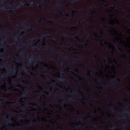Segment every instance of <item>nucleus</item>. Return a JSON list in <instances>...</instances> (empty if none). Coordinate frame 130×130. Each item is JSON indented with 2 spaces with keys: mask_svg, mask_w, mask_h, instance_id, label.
I'll use <instances>...</instances> for the list:
<instances>
[{
  "mask_svg": "<svg viewBox=\"0 0 130 130\" xmlns=\"http://www.w3.org/2000/svg\"><path fill=\"white\" fill-rule=\"evenodd\" d=\"M18 117L19 119V120H23V119H24V118H22L21 117L19 116H18Z\"/></svg>",
  "mask_w": 130,
  "mask_h": 130,
  "instance_id": "obj_21",
  "label": "nucleus"
},
{
  "mask_svg": "<svg viewBox=\"0 0 130 130\" xmlns=\"http://www.w3.org/2000/svg\"><path fill=\"white\" fill-rule=\"evenodd\" d=\"M95 106L96 107H97L98 106V105L97 104H96L95 105Z\"/></svg>",
  "mask_w": 130,
  "mask_h": 130,
  "instance_id": "obj_64",
  "label": "nucleus"
},
{
  "mask_svg": "<svg viewBox=\"0 0 130 130\" xmlns=\"http://www.w3.org/2000/svg\"><path fill=\"white\" fill-rule=\"evenodd\" d=\"M126 118V117H125L124 116H123L122 117V118H121V119H125Z\"/></svg>",
  "mask_w": 130,
  "mask_h": 130,
  "instance_id": "obj_35",
  "label": "nucleus"
},
{
  "mask_svg": "<svg viewBox=\"0 0 130 130\" xmlns=\"http://www.w3.org/2000/svg\"><path fill=\"white\" fill-rule=\"evenodd\" d=\"M42 37H42L41 36H40L39 37V38H42Z\"/></svg>",
  "mask_w": 130,
  "mask_h": 130,
  "instance_id": "obj_58",
  "label": "nucleus"
},
{
  "mask_svg": "<svg viewBox=\"0 0 130 130\" xmlns=\"http://www.w3.org/2000/svg\"><path fill=\"white\" fill-rule=\"evenodd\" d=\"M127 125V124L126 123L124 124H122L121 126L122 127H125Z\"/></svg>",
  "mask_w": 130,
  "mask_h": 130,
  "instance_id": "obj_28",
  "label": "nucleus"
},
{
  "mask_svg": "<svg viewBox=\"0 0 130 130\" xmlns=\"http://www.w3.org/2000/svg\"><path fill=\"white\" fill-rule=\"evenodd\" d=\"M28 93V91H26L25 92V93H23L22 94V96L23 97H25V96H27V95L26 94V93Z\"/></svg>",
  "mask_w": 130,
  "mask_h": 130,
  "instance_id": "obj_12",
  "label": "nucleus"
},
{
  "mask_svg": "<svg viewBox=\"0 0 130 130\" xmlns=\"http://www.w3.org/2000/svg\"><path fill=\"white\" fill-rule=\"evenodd\" d=\"M43 93H44V92H42L41 93V94H43Z\"/></svg>",
  "mask_w": 130,
  "mask_h": 130,
  "instance_id": "obj_59",
  "label": "nucleus"
},
{
  "mask_svg": "<svg viewBox=\"0 0 130 130\" xmlns=\"http://www.w3.org/2000/svg\"><path fill=\"white\" fill-rule=\"evenodd\" d=\"M35 123V122H32V123H31L29 126H31L33 124H34Z\"/></svg>",
  "mask_w": 130,
  "mask_h": 130,
  "instance_id": "obj_26",
  "label": "nucleus"
},
{
  "mask_svg": "<svg viewBox=\"0 0 130 130\" xmlns=\"http://www.w3.org/2000/svg\"><path fill=\"white\" fill-rule=\"evenodd\" d=\"M24 22H25V23H24V24L23 25V26H24V24H26V23H27V21L26 20H25L24 21Z\"/></svg>",
  "mask_w": 130,
  "mask_h": 130,
  "instance_id": "obj_36",
  "label": "nucleus"
},
{
  "mask_svg": "<svg viewBox=\"0 0 130 130\" xmlns=\"http://www.w3.org/2000/svg\"><path fill=\"white\" fill-rule=\"evenodd\" d=\"M31 59H32V58H31L30 60H29L28 61V64L29 65H30L31 63Z\"/></svg>",
  "mask_w": 130,
  "mask_h": 130,
  "instance_id": "obj_14",
  "label": "nucleus"
},
{
  "mask_svg": "<svg viewBox=\"0 0 130 130\" xmlns=\"http://www.w3.org/2000/svg\"><path fill=\"white\" fill-rule=\"evenodd\" d=\"M77 10H80V11L82 10V9H81V8L78 9H77Z\"/></svg>",
  "mask_w": 130,
  "mask_h": 130,
  "instance_id": "obj_45",
  "label": "nucleus"
},
{
  "mask_svg": "<svg viewBox=\"0 0 130 130\" xmlns=\"http://www.w3.org/2000/svg\"><path fill=\"white\" fill-rule=\"evenodd\" d=\"M105 59H108L109 58V57H108L107 56H106L105 57Z\"/></svg>",
  "mask_w": 130,
  "mask_h": 130,
  "instance_id": "obj_39",
  "label": "nucleus"
},
{
  "mask_svg": "<svg viewBox=\"0 0 130 130\" xmlns=\"http://www.w3.org/2000/svg\"><path fill=\"white\" fill-rule=\"evenodd\" d=\"M116 5L118 6H119V5H118L117 4H116Z\"/></svg>",
  "mask_w": 130,
  "mask_h": 130,
  "instance_id": "obj_61",
  "label": "nucleus"
},
{
  "mask_svg": "<svg viewBox=\"0 0 130 130\" xmlns=\"http://www.w3.org/2000/svg\"><path fill=\"white\" fill-rule=\"evenodd\" d=\"M93 71H95V72H97V71L95 69H93Z\"/></svg>",
  "mask_w": 130,
  "mask_h": 130,
  "instance_id": "obj_43",
  "label": "nucleus"
},
{
  "mask_svg": "<svg viewBox=\"0 0 130 130\" xmlns=\"http://www.w3.org/2000/svg\"><path fill=\"white\" fill-rule=\"evenodd\" d=\"M34 39V38H31L30 39V40L29 41V42H30V41H32Z\"/></svg>",
  "mask_w": 130,
  "mask_h": 130,
  "instance_id": "obj_33",
  "label": "nucleus"
},
{
  "mask_svg": "<svg viewBox=\"0 0 130 130\" xmlns=\"http://www.w3.org/2000/svg\"><path fill=\"white\" fill-rule=\"evenodd\" d=\"M56 6L58 7H60V9L61 10V11L60 12V13L61 14H64L65 13L63 10L62 9V8H61V3H58L56 5Z\"/></svg>",
  "mask_w": 130,
  "mask_h": 130,
  "instance_id": "obj_4",
  "label": "nucleus"
},
{
  "mask_svg": "<svg viewBox=\"0 0 130 130\" xmlns=\"http://www.w3.org/2000/svg\"><path fill=\"white\" fill-rule=\"evenodd\" d=\"M7 90L6 89H5L4 90V91L5 92H7Z\"/></svg>",
  "mask_w": 130,
  "mask_h": 130,
  "instance_id": "obj_53",
  "label": "nucleus"
},
{
  "mask_svg": "<svg viewBox=\"0 0 130 130\" xmlns=\"http://www.w3.org/2000/svg\"><path fill=\"white\" fill-rule=\"evenodd\" d=\"M69 100L70 101H71L72 100H74V99H73L72 98H70L69 99Z\"/></svg>",
  "mask_w": 130,
  "mask_h": 130,
  "instance_id": "obj_32",
  "label": "nucleus"
},
{
  "mask_svg": "<svg viewBox=\"0 0 130 130\" xmlns=\"http://www.w3.org/2000/svg\"><path fill=\"white\" fill-rule=\"evenodd\" d=\"M105 28L106 29V32L107 33L108 32V29L107 26L105 27Z\"/></svg>",
  "mask_w": 130,
  "mask_h": 130,
  "instance_id": "obj_29",
  "label": "nucleus"
},
{
  "mask_svg": "<svg viewBox=\"0 0 130 130\" xmlns=\"http://www.w3.org/2000/svg\"><path fill=\"white\" fill-rule=\"evenodd\" d=\"M26 5V3L25 2H23L22 1L19 4L18 6H15L14 7V8H13L11 11L14 12L15 10V9H17L20 8L21 6L25 5Z\"/></svg>",
  "mask_w": 130,
  "mask_h": 130,
  "instance_id": "obj_1",
  "label": "nucleus"
},
{
  "mask_svg": "<svg viewBox=\"0 0 130 130\" xmlns=\"http://www.w3.org/2000/svg\"><path fill=\"white\" fill-rule=\"evenodd\" d=\"M23 53L22 52H21L20 54V55L21 56H22L23 55Z\"/></svg>",
  "mask_w": 130,
  "mask_h": 130,
  "instance_id": "obj_40",
  "label": "nucleus"
},
{
  "mask_svg": "<svg viewBox=\"0 0 130 130\" xmlns=\"http://www.w3.org/2000/svg\"><path fill=\"white\" fill-rule=\"evenodd\" d=\"M49 20V21L51 23H52V22L54 21V19H50L49 18L48 19Z\"/></svg>",
  "mask_w": 130,
  "mask_h": 130,
  "instance_id": "obj_13",
  "label": "nucleus"
},
{
  "mask_svg": "<svg viewBox=\"0 0 130 130\" xmlns=\"http://www.w3.org/2000/svg\"><path fill=\"white\" fill-rule=\"evenodd\" d=\"M38 107H39L40 108V105H38Z\"/></svg>",
  "mask_w": 130,
  "mask_h": 130,
  "instance_id": "obj_63",
  "label": "nucleus"
},
{
  "mask_svg": "<svg viewBox=\"0 0 130 130\" xmlns=\"http://www.w3.org/2000/svg\"><path fill=\"white\" fill-rule=\"evenodd\" d=\"M126 75V76L128 77L129 76V74L128 73H127Z\"/></svg>",
  "mask_w": 130,
  "mask_h": 130,
  "instance_id": "obj_44",
  "label": "nucleus"
},
{
  "mask_svg": "<svg viewBox=\"0 0 130 130\" xmlns=\"http://www.w3.org/2000/svg\"><path fill=\"white\" fill-rule=\"evenodd\" d=\"M73 92L72 91H71L70 92V93H71V94H73Z\"/></svg>",
  "mask_w": 130,
  "mask_h": 130,
  "instance_id": "obj_54",
  "label": "nucleus"
},
{
  "mask_svg": "<svg viewBox=\"0 0 130 130\" xmlns=\"http://www.w3.org/2000/svg\"><path fill=\"white\" fill-rule=\"evenodd\" d=\"M66 16L67 17H68L69 16V14H66Z\"/></svg>",
  "mask_w": 130,
  "mask_h": 130,
  "instance_id": "obj_55",
  "label": "nucleus"
},
{
  "mask_svg": "<svg viewBox=\"0 0 130 130\" xmlns=\"http://www.w3.org/2000/svg\"><path fill=\"white\" fill-rule=\"evenodd\" d=\"M66 80V79H64L63 78H61L60 79H59L58 80L60 81V82H64Z\"/></svg>",
  "mask_w": 130,
  "mask_h": 130,
  "instance_id": "obj_6",
  "label": "nucleus"
},
{
  "mask_svg": "<svg viewBox=\"0 0 130 130\" xmlns=\"http://www.w3.org/2000/svg\"><path fill=\"white\" fill-rule=\"evenodd\" d=\"M93 7H95V8H98L99 6L98 5H93L92 6Z\"/></svg>",
  "mask_w": 130,
  "mask_h": 130,
  "instance_id": "obj_23",
  "label": "nucleus"
},
{
  "mask_svg": "<svg viewBox=\"0 0 130 130\" xmlns=\"http://www.w3.org/2000/svg\"><path fill=\"white\" fill-rule=\"evenodd\" d=\"M80 43L81 44H83L84 45H86V43H85V42H82L81 41H80Z\"/></svg>",
  "mask_w": 130,
  "mask_h": 130,
  "instance_id": "obj_25",
  "label": "nucleus"
},
{
  "mask_svg": "<svg viewBox=\"0 0 130 130\" xmlns=\"http://www.w3.org/2000/svg\"><path fill=\"white\" fill-rule=\"evenodd\" d=\"M116 48L117 50H118V51H119L121 50V49L119 48V49L117 46H116Z\"/></svg>",
  "mask_w": 130,
  "mask_h": 130,
  "instance_id": "obj_34",
  "label": "nucleus"
},
{
  "mask_svg": "<svg viewBox=\"0 0 130 130\" xmlns=\"http://www.w3.org/2000/svg\"><path fill=\"white\" fill-rule=\"evenodd\" d=\"M25 45V46H27V44H24L23 45V46Z\"/></svg>",
  "mask_w": 130,
  "mask_h": 130,
  "instance_id": "obj_50",
  "label": "nucleus"
},
{
  "mask_svg": "<svg viewBox=\"0 0 130 130\" xmlns=\"http://www.w3.org/2000/svg\"><path fill=\"white\" fill-rule=\"evenodd\" d=\"M4 75H2V76H1V78H3V77H4Z\"/></svg>",
  "mask_w": 130,
  "mask_h": 130,
  "instance_id": "obj_48",
  "label": "nucleus"
},
{
  "mask_svg": "<svg viewBox=\"0 0 130 130\" xmlns=\"http://www.w3.org/2000/svg\"><path fill=\"white\" fill-rule=\"evenodd\" d=\"M78 34H77L76 35L73 36H70V37L74 38H75L76 39H78V38L77 36V35H78Z\"/></svg>",
  "mask_w": 130,
  "mask_h": 130,
  "instance_id": "obj_7",
  "label": "nucleus"
},
{
  "mask_svg": "<svg viewBox=\"0 0 130 130\" xmlns=\"http://www.w3.org/2000/svg\"><path fill=\"white\" fill-rule=\"evenodd\" d=\"M45 34H43V37L45 36H46L48 35H49L48 34H47V32H45Z\"/></svg>",
  "mask_w": 130,
  "mask_h": 130,
  "instance_id": "obj_24",
  "label": "nucleus"
},
{
  "mask_svg": "<svg viewBox=\"0 0 130 130\" xmlns=\"http://www.w3.org/2000/svg\"><path fill=\"white\" fill-rule=\"evenodd\" d=\"M30 27L32 28L31 30H32L33 31L35 29V27H32L31 26H30Z\"/></svg>",
  "mask_w": 130,
  "mask_h": 130,
  "instance_id": "obj_27",
  "label": "nucleus"
},
{
  "mask_svg": "<svg viewBox=\"0 0 130 130\" xmlns=\"http://www.w3.org/2000/svg\"><path fill=\"white\" fill-rule=\"evenodd\" d=\"M111 6H112L114 8H115V6H114V5H111Z\"/></svg>",
  "mask_w": 130,
  "mask_h": 130,
  "instance_id": "obj_49",
  "label": "nucleus"
},
{
  "mask_svg": "<svg viewBox=\"0 0 130 130\" xmlns=\"http://www.w3.org/2000/svg\"><path fill=\"white\" fill-rule=\"evenodd\" d=\"M82 125H76L75 126V128H78V127H82Z\"/></svg>",
  "mask_w": 130,
  "mask_h": 130,
  "instance_id": "obj_19",
  "label": "nucleus"
},
{
  "mask_svg": "<svg viewBox=\"0 0 130 130\" xmlns=\"http://www.w3.org/2000/svg\"><path fill=\"white\" fill-rule=\"evenodd\" d=\"M47 57H49V58H50L51 60H53V59L52 57H50L49 56V55H47Z\"/></svg>",
  "mask_w": 130,
  "mask_h": 130,
  "instance_id": "obj_37",
  "label": "nucleus"
},
{
  "mask_svg": "<svg viewBox=\"0 0 130 130\" xmlns=\"http://www.w3.org/2000/svg\"><path fill=\"white\" fill-rule=\"evenodd\" d=\"M126 2L128 3H130V0H126Z\"/></svg>",
  "mask_w": 130,
  "mask_h": 130,
  "instance_id": "obj_38",
  "label": "nucleus"
},
{
  "mask_svg": "<svg viewBox=\"0 0 130 130\" xmlns=\"http://www.w3.org/2000/svg\"><path fill=\"white\" fill-rule=\"evenodd\" d=\"M44 68H47V67L44 66Z\"/></svg>",
  "mask_w": 130,
  "mask_h": 130,
  "instance_id": "obj_57",
  "label": "nucleus"
},
{
  "mask_svg": "<svg viewBox=\"0 0 130 130\" xmlns=\"http://www.w3.org/2000/svg\"><path fill=\"white\" fill-rule=\"evenodd\" d=\"M34 5H36L37 6L40 7L41 6V4L39 3H36L32 1L30 2L28 5L29 6H33Z\"/></svg>",
  "mask_w": 130,
  "mask_h": 130,
  "instance_id": "obj_3",
  "label": "nucleus"
},
{
  "mask_svg": "<svg viewBox=\"0 0 130 130\" xmlns=\"http://www.w3.org/2000/svg\"><path fill=\"white\" fill-rule=\"evenodd\" d=\"M97 37L98 39H99V41L100 42V44L101 45H102V44L101 42H102V39H99V38L98 36H97Z\"/></svg>",
  "mask_w": 130,
  "mask_h": 130,
  "instance_id": "obj_17",
  "label": "nucleus"
},
{
  "mask_svg": "<svg viewBox=\"0 0 130 130\" xmlns=\"http://www.w3.org/2000/svg\"><path fill=\"white\" fill-rule=\"evenodd\" d=\"M61 46V47L63 48V47H64V45H62Z\"/></svg>",
  "mask_w": 130,
  "mask_h": 130,
  "instance_id": "obj_47",
  "label": "nucleus"
},
{
  "mask_svg": "<svg viewBox=\"0 0 130 130\" xmlns=\"http://www.w3.org/2000/svg\"><path fill=\"white\" fill-rule=\"evenodd\" d=\"M5 119L6 121V122L5 123V125H7L9 124L12 123V119L11 117L8 116L7 118H5Z\"/></svg>",
  "mask_w": 130,
  "mask_h": 130,
  "instance_id": "obj_2",
  "label": "nucleus"
},
{
  "mask_svg": "<svg viewBox=\"0 0 130 130\" xmlns=\"http://www.w3.org/2000/svg\"><path fill=\"white\" fill-rule=\"evenodd\" d=\"M78 53L77 52L76 53H74V54H78Z\"/></svg>",
  "mask_w": 130,
  "mask_h": 130,
  "instance_id": "obj_62",
  "label": "nucleus"
},
{
  "mask_svg": "<svg viewBox=\"0 0 130 130\" xmlns=\"http://www.w3.org/2000/svg\"><path fill=\"white\" fill-rule=\"evenodd\" d=\"M22 69L25 71L26 72L27 71V67L25 66H24L23 68H22Z\"/></svg>",
  "mask_w": 130,
  "mask_h": 130,
  "instance_id": "obj_9",
  "label": "nucleus"
},
{
  "mask_svg": "<svg viewBox=\"0 0 130 130\" xmlns=\"http://www.w3.org/2000/svg\"><path fill=\"white\" fill-rule=\"evenodd\" d=\"M38 58L40 60V56H38Z\"/></svg>",
  "mask_w": 130,
  "mask_h": 130,
  "instance_id": "obj_46",
  "label": "nucleus"
},
{
  "mask_svg": "<svg viewBox=\"0 0 130 130\" xmlns=\"http://www.w3.org/2000/svg\"><path fill=\"white\" fill-rule=\"evenodd\" d=\"M19 36L15 35L14 36V40L16 42H17L18 41V37Z\"/></svg>",
  "mask_w": 130,
  "mask_h": 130,
  "instance_id": "obj_5",
  "label": "nucleus"
},
{
  "mask_svg": "<svg viewBox=\"0 0 130 130\" xmlns=\"http://www.w3.org/2000/svg\"><path fill=\"white\" fill-rule=\"evenodd\" d=\"M86 36L87 37H89L90 36L89 34L87 32H86Z\"/></svg>",
  "mask_w": 130,
  "mask_h": 130,
  "instance_id": "obj_16",
  "label": "nucleus"
},
{
  "mask_svg": "<svg viewBox=\"0 0 130 130\" xmlns=\"http://www.w3.org/2000/svg\"><path fill=\"white\" fill-rule=\"evenodd\" d=\"M116 128V127L115 126H113L112 127H110V128H109L110 129H111L112 130H115Z\"/></svg>",
  "mask_w": 130,
  "mask_h": 130,
  "instance_id": "obj_11",
  "label": "nucleus"
},
{
  "mask_svg": "<svg viewBox=\"0 0 130 130\" xmlns=\"http://www.w3.org/2000/svg\"><path fill=\"white\" fill-rule=\"evenodd\" d=\"M3 53V52H0V55H2Z\"/></svg>",
  "mask_w": 130,
  "mask_h": 130,
  "instance_id": "obj_51",
  "label": "nucleus"
},
{
  "mask_svg": "<svg viewBox=\"0 0 130 130\" xmlns=\"http://www.w3.org/2000/svg\"><path fill=\"white\" fill-rule=\"evenodd\" d=\"M124 112L126 113L127 115H128L129 117H130V113L129 111H124Z\"/></svg>",
  "mask_w": 130,
  "mask_h": 130,
  "instance_id": "obj_8",
  "label": "nucleus"
},
{
  "mask_svg": "<svg viewBox=\"0 0 130 130\" xmlns=\"http://www.w3.org/2000/svg\"><path fill=\"white\" fill-rule=\"evenodd\" d=\"M64 58L65 59H67V58H68V56H65L64 57Z\"/></svg>",
  "mask_w": 130,
  "mask_h": 130,
  "instance_id": "obj_42",
  "label": "nucleus"
},
{
  "mask_svg": "<svg viewBox=\"0 0 130 130\" xmlns=\"http://www.w3.org/2000/svg\"><path fill=\"white\" fill-rule=\"evenodd\" d=\"M6 6L5 5H4L1 8V9L2 10H4L5 9H6Z\"/></svg>",
  "mask_w": 130,
  "mask_h": 130,
  "instance_id": "obj_18",
  "label": "nucleus"
},
{
  "mask_svg": "<svg viewBox=\"0 0 130 130\" xmlns=\"http://www.w3.org/2000/svg\"><path fill=\"white\" fill-rule=\"evenodd\" d=\"M62 35L64 37H65L68 36V34L67 33H65L62 34Z\"/></svg>",
  "mask_w": 130,
  "mask_h": 130,
  "instance_id": "obj_22",
  "label": "nucleus"
},
{
  "mask_svg": "<svg viewBox=\"0 0 130 130\" xmlns=\"http://www.w3.org/2000/svg\"><path fill=\"white\" fill-rule=\"evenodd\" d=\"M24 33V31H22L21 32V34H22V33L23 34V33Z\"/></svg>",
  "mask_w": 130,
  "mask_h": 130,
  "instance_id": "obj_60",
  "label": "nucleus"
},
{
  "mask_svg": "<svg viewBox=\"0 0 130 130\" xmlns=\"http://www.w3.org/2000/svg\"><path fill=\"white\" fill-rule=\"evenodd\" d=\"M31 48H32L33 49H35L34 47H32Z\"/></svg>",
  "mask_w": 130,
  "mask_h": 130,
  "instance_id": "obj_56",
  "label": "nucleus"
},
{
  "mask_svg": "<svg viewBox=\"0 0 130 130\" xmlns=\"http://www.w3.org/2000/svg\"><path fill=\"white\" fill-rule=\"evenodd\" d=\"M70 121L72 122H73V120H71V119H70Z\"/></svg>",
  "mask_w": 130,
  "mask_h": 130,
  "instance_id": "obj_52",
  "label": "nucleus"
},
{
  "mask_svg": "<svg viewBox=\"0 0 130 130\" xmlns=\"http://www.w3.org/2000/svg\"><path fill=\"white\" fill-rule=\"evenodd\" d=\"M47 46H51V48L53 49H54V47L53 46L52 44L50 43H48V44H47Z\"/></svg>",
  "mask_w": 130,
  "mask_h": 130,
  "instance_id": "obj_10",
  "label": "nucleus"
},
{
  "mask_svg": "<svg viewBox=\"0 0 130 130\" xmlns=\"http://www.w3.org/2000/svg\"><path fill=\"white\" fill-rule=\"evenodd\" d=\"M7 40L6 39H5L3 41H2L1 42L2 43H3V42H7Z\"/></svg>",
  "mask_w": 130,
  "mask_h": 130,
  "instance_id": "obj_31",
  "label": "nucleus"
},
{
  "mask_svg": "<svg viewBox=\"0 0 130 130\" xmlns=\"http://www.w3.org/2000/svg\"><path fill=\"white\" fill-rule=\"evenodd\" d=\"M40 19V22H41L42 21V20H45L46 19L45 18H41Z\"/></svg>",
  "mask_w": 130,
  "mask_h": 130,
  "instance_id": "obj_20",
  "label": "nucleus"
},
{
  "mask_svg": "<svg viewBox=\"0 0 130 130\" xmlns=\"http://www.w3.org/2000/svg\"><path fill=\"white\" fill-rule=\"evenodd\" d=\"M91 125H92V127L94 128H95L97 127V124H92Z\"/></svg>",
  "mask_w": 130,
  "mask_h": 130,
  "instance_id": "obj_15",
  "label": "nucleus"
},
{
  "mask_svg": "<svg viewBox=\"0 0 130 130\" xmlns=\"http://www.w3.org/2000/svg\"><path fill=\"white\" fill-rule=\"evenodd\" d=\"M111 111L112 112H115V110H114L113 108H112L111 109Z\"/></svg>",
  "mask_w": 130,
  "mask_h": 130,
  "instance_id": "obj_30",
  "label": "nucleus"
},
{
  "mask_svg": "<svg viewBox=\"0 0 130 130\" xmlns=\"http://www.w3.org/2000/svg\"><path fill=\"white\" fill-rule=\"evenodd\" d=\"M17 49H19L20 48V47L19 46H18L17 47Z\"/></svg>",
  "mask_w": 130,
  "mask_h": 130,
  "instance_id": "obj_41",
  "label": "nucleus"
}]
</instances>
